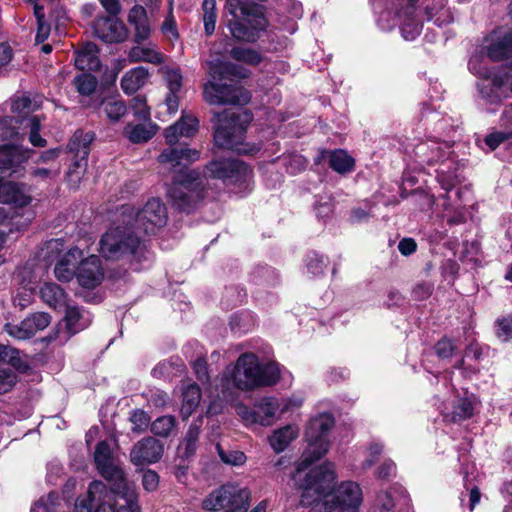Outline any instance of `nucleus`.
<instances>
[{
    "label": "nucleus",
    "mask_w": 512,
    "mask_h": 512,
    "mask_svg": "<svg viewBox=\"0 0 512 512\" xmlns=\"http://www.w3.org/2000/svg\"><path fill=\"white\" fill-rule=\"evenodd\" d=\"M334 480L332 464L325 463L312 469L303 486L300 504L310 506V512H332L337 508L357 509L362 502L360 486L347 481L334 492Z\"/></svg>",
    "instance_id": "f257e3e1"
},
{
    "label": "nucleus",
    "mask_w": 512,
    "mask_h": 512,
    "mask_svg": "<svg viewBox=\"0 0 512 512\" xmlns=\"http://www.w3.org/2000/svg\"><path fill=\"white\" fill-rule=\"evenodd\" d=\"M280 379L277 363L261 364L254 353L241 354L234 365L226 367L223 375L217 379L216 389L223 395L237 389L245 392L275 385Z\"/></svg>",
    "instance_id": "f03ea898"
},
{
    "label": "nucleus",
    "mask_w": 512,
    "mask_h": 512,
    "mask_svg": "<svg viewBox=\"0 0 512 512\" xmlns=\"http://www.w3.org/2000/svg\"><path fill=\"white\" fill-rule=\"evenodd\" d=\"M100 253L108 260L134 259L140 261L144 245L141 234L121 216L119 223L110 228L100 239Z\"/></svg>",
    "instance_id": "7ed1b4c3"
},
{
    "label": "nucleus",
    "mask_w": 512,
    "mask_h": 512,
    "mask_svg": "<svg viewBox=\"0 0 512 512\" xmlns=\"http://www.w3.org/2000/svg\"><path fill=\"white\" fill-rule=\"evenodd\" d=\"M32 154V150L24 148L21 145H4L0 149V202L14 204L19 207L26 206L30 203V197L27 196L23 187L12 181H5L6 177H10L17 172L20 164L27 161Z\"/></svg>",
    "instance_id": "20e7f679"
},
{
    "label": "nucleus",
    "mask_w": 512,
    "mask_h": 512,
    "mask_svg": "<svg viewBox=\"0 0 512 512\" xmlns=\"http://www.w3.org/2000/svg\"><path fill=\"white\" fill-rule=\"evenodd\" d=\"M226 8L231 15L227 26L238 41L254 42L259 32L267 26L262 11L255 5H246L240 0H227Z\"/></svg>",
    "instance_id": "39448f33"
},
{
    "label": "nucleus",
    "mask_w": 512,
    "mask_h": 512,
    "mask_svg": "<svg viewBox=\"0 0 512 512\" xmlns=\"http://www.w3.org/2000/svg\"><path fill=\"white\" fill-rule=\"evenodd\" d=\"M251 119V115L246 111L218 114L214 132L215 144L239 154L254 152V148H247L243 143L245 131Z\"/></svg>",
    "instance_id": "423d86ee"
},
{
    "label": "nucleus",
    "mask_w": 512,
    "mask_h": 512,
    "mask_svg": "<svg viewBox=\"0 0 512 512\" xmlns=\"http://www.w3.org/2000/svg\"><path fill=\"white\" fill-rule=\"evenodd\" d=\"M251 500L247 487L228 483L213 490L202 502L206 511L246 512Z\"/></svg>",
    "instance_id": "0eeeda50"
},
{
    "label": "nucleus",
    "mask_w": 512,
    "mask_h": 512,
    "mask_svg": "<svg viewBox=\"0 0 512 512\" xmlns=\"http://www.w3.org/2000/svg\"><path fill=\"white\" fill-rule=\"evenodd\" d=\"M121 216H124L132 226L142 234H155L167 222V209L158 198L149 199L141 210L131 206H123Z\"/></svg>",
    "instance_id": "6e6552de"
},
{
    "label": "nucleus",
    "mask_w": 512,
    "mask_h": 512,
    "mask_svg": "<svg viewBox=\"0 0 512 512\" xmlns=\"http://www.w3.org/2000/svg\"><path fill=\"white\" fill-rule=\"evenodd\" d=\"M334 426V418L329 413H321L309 421L305 437L310 444L309 453L313 457H305L298 465L295 478L315 460L322 457L329 449V441L326 439L328 432Z\"/></svg>",
    "instance_id": "1a4fd4ad"
},
{
    "label": "nucleus",
    "mask_w": 512,
    "mask_h": 512,
    "mask_svg": "<svg viewBox=\"0 0 512 512\" xmlns=\"http://www.w3.org/2000/svg\"><path fill=\"white\" fill-rule=\"evenodd\" d=\"M168 195L175 208L190 212L202 201L203 185L199 174L190 171L183 179L175 180L168 191Z\"/></svg>",
    "instance_id": "9d476101"
},
{
    "label": "nucleus",
    "mask_w": 512,
    "mask_h": 512,
    "mask_svg": "<svg viewBox=\"0 0 512 512\" xmlns=\"http://www.w3.org/2000/svg\"><path fill=\"white\" fill-rule=\"evenodd\" d=\"M64 250V242L61 239H51L44 248V258L48 262L57 259L54 274L55 277L62 282H69L76 275V265L81 259L83 253L79 248H72L62 255Z\"/></svg>",
    "instance_id": "9b49d317"
},
{
    "label": "nucleus",
    "mask_w": 512,
    "mask_h": 512,
    "mask_svg": "<svg viewBox=\"0 0 512 512\" xmlns=\"http://www.w3.org/2000/svg\"><path fill=\"white\" fill-rule=\"evenodd\" d=\"M94 461L99 473L111 484L109 492L133 485L126 480L123 470L114 463L110 446L106 441L97 444Z\"/></svg>",
    "instance_id": "f8f14e48"
},
{
    "label": "nucleus",
    "mask_w": 512,
    "mask_h": 512,
    "mask_svg": "<svg viewBox=\"0 0 512 512\" xmlns=\"http://www.w3.org/2000/svg\"><path fill=\"white\" fill-rule=\"evenodd\" d=\"M97 502L100 512H139L138 494L134 484L115 492H108L105 487Z\"/></svg>",
    "instance_id": "ddd939ff"
},
{
    "label": "nucleus",
    "mask_w": 512,
    "mask_h": 512,
    "mask_svg": "<svg viewBox=\"0 0 512 512\" xmlns=\"http://www.w3.org/2000/svg\"><path fill=\"white\" fill-rule=\"evenodd\" d=\"M204 99L211 105H245L250 101L251 94L242 87L210 81L204 86Z\"/></svg>",
    "instance_id": "4468645a"
},
{
    "label": "nucleus",
    "mask_w": 512,
    "mask_h": 512,
    "mask_svg": "<svg viewBox=\"0 0 512 512\" xmlns=\"http://www.w3.org/2000/svg\"><path fill=\"white\" fill-rule=\"evenodd\" d=\"M50 322L51 317L49 314L37 312L27 316L19 324L6 323L4 330L9 336L17 340H27L32 338L38 331L48 327Z\"/></svg>",
    "instance_id": "2eb2a0df"
},
{
    "label": "nucleus",
    "mask_w": 512,
    "mask_h": 512,
    "mask_svg": "<svg viewBox=\"0 0 512 512\" xmlns=\"http://www.w3.org/2000/svg\"><path fill=\"white\" fill-rule=\"evenodd\" d=\"M164 453L162 443L154 437H145L134 444L130 451V461L137 467L158 462Z\"/></svg>",
    "instance_id": "dca6fc26"
},
{
    "label": "nucleus",
    "mask_w": 512,
    "mask_h": 512,
    "mask_svg": "<svg viewBox=\"0 0 512 512\" xmlns=\"http://www.w3.org/2000/svg\"><path fill=\"white\" fill-rule=\"evenodd\" d=\"M485 51L492 61L512 57V30L496 29L485 38Z\"/></svg>",
    "instance_id": "f3484780"
},
{
    "label": "nucleus",
    "mask_w": 512,
    "mask_h": 512,
    "mask_svg": "<svg viewBox=\"0 0 512 512\" xmlns=\"http://www.w3.org/2000/svg\"><path fill=\"white\" fill-rule=\"evenodd\" d=\"M94 33L105 43L123 42L128 37L124 23L115 16L99 17L94 23Z\"/></svg>",
    "instance_id": "a211bd4d"
},
{
    "label": "nucleus",
    "mask_w": 512,
    "mask_h": 512,
    "mask_svg": "<svg viewBox=\"0 0 512 512\" xmlns=\"http://www.w3.org/2000/svg\"><path fill=\"white\" fill-rule=\"evenodd\" d=\"M79 284L88 289L98 286L104 277V271L101 266V260L98 256L92 255L82 260L76 270Z\"/></svg>",
    "instance_id": "6ab92c4d"
},
{
    "label": "nucleus",
    "mask_w": 512,
    "mask_h": 512,
    "mask_svg": "<svg viewBox=\"0 0 512 512\" xmlns=\"http://www.w3.org/2000/svg\"><path fill=\"white\" fill-rule=\"evenodd\" d=\"M93 140L94 133L92 132L76 131L73 135L69 144L70 150L75 152L76 156L79 157V160L75 162V167L70 169V177L75 175L76 178L79 179L80 174L84 172L87 165L86 159L89 155V147Z\"/></svg>",
    "instance_id": "aec40b11"
},
{
    "label": "nucleus",
    "mask_w": 512,
    "mask_h": 512,
    "mask_svg": "<svg viewBox=\"0 0 512 512\" xmlns=\"http://www.w3.org/2000/svg\"><path fill=\"white\" fill-rule=\"evenodd\" d=\"M291 405L290 400L279 401L274 397H264L260 399L256 404V412L258 416V424L262 426H270L274 422L276 414L285 413L289 410Z\"/></svg>",
    "instance_id": "412c9836"
},
{
    "label": "nucleus",
    "mask_w": 512,
    "mask_h": 512,
    "mask_svg": "<svg viewBox=\"0 0 512 512\" xmlns=\"http://www.w3.org/2000/svg\"><path fill=\"white\" fill-rule=\"evenodd\" d=\"M200 158V152L189 147H173L165 149L158 157L161 164L168 165L171 169L178 166H186L197 161Z\"/></svg>",
    "instance_id": "4be33fe9"
},
{
    "label": "nucleus",
    "mask_w": 512,
    "mask_h": 512,
    "mask_svg": "<svg viewBox=\"0 0 512 512\" xmlns=\"http://www.w3.org/2000/svg\"><path fill=\"white\" fill-rule=\"evenodd\" d=\"M246 169L243 162L236 159H221L209 163L205 170V176L217 179H228Z\"/></svg>",
    "instance_id": "5701e85b"
},
{
    "label": "nucleus",
    "mask_w": 512,
    "mask_h": 512,
    "mask_svg": "<svg viewBox=\"0 0 512 512\" xmlns=\"http://www.w3.org/2000/svg\"><path fill=\"white\" fill-rule=\"evenodd\" d=\"M198 119L192 115H183L178 122L169 126L165 131V138L168 144L173 145L181 137H191L198 129Z\"/></svg>",
    "instance_id": "b1692460"
},
{
    "label": "nucleus",
    "mask_w": 512,
    "mask_h": 512,
    "mask_svg": "<svg viewBox=\"0 0 512 512\" xmlns=\"http://www.w3.org/2000/svg\"><path fill=\"white\" fill-rule=\"evenodd\" d=\"M91 320V315L88 311L81 309L78 306H67L65 323L70 335H74L87 328L90 325Z\"/></svg>",
    "instance_id": "393cba45"
},
{
    "label": "nucleus",
    "mask_w": 512,
    "mask_h": 512,
    "mask_svg": "<svg viewBox=\"0 0 512 512\" xmlns=\"http://www.w3.org/2000/svg\"><path fill=\"white\" fill-rule=\"evenodd\" d=\"M75 66L79 70L96 71L100 68L98 49L94 43H86L81 50L75 52Z\"/></svg>",
    "instance_id": "a878e982"
},
{
    "label": "nucleus",
    "mask_w": 512,
    "mask_h": 512,
    "mask_svg": "<svg viewBox=\"0 0 512 512\" xmlns=\"http://www.w3.org/2000/svg\"><path fill=\"white\" fill-rule=\"evenodd\" d=\"M201 400V391L197 384L188 383L182 386V404L180 414L183 420L188 419L197 409Z\"/></svg>",
    "instance_id": "bb28decb"
},
{
    "label": "nucleus",
    "mask_w": 512,
    "mask_h": 512,
    "mask_svg": "<svg viewBox=\"0 0 512 512\" xmlns=\"http://www.w3.org/2000/svg\"><path fill=\"white\" fill-rule=\"evenodd\" d=\"M149 78V71L145 67H136L126 72L121 80V87L127 94L135 93L143 87Z\"/></svg>",
    "instance_id": "cd10ccee"
},
{
    "label": "nucleus",
    "mask_w": 512,
    "mask_h": 512,
    "mask_svg": "<svg viewBox=\"0 0 512 512\" xmlns=\"http://www.w3.org/2000/svg\"><path fill=\"white\" fill-rule=\"evenodd\" d=\"M130 62H148L152 64H161L165 57L154 45L132 47L128 53Z\"/></svg>",
    "instance_id": "c85d7f7f"
},
{
    "label": "nucleus",
    "mask_w": 512,
    "mask_h": 512,
    "mask_svg": "<svg viewBox=\"0 0 512 512\" xmlns=\"http://www.w3.org/2000/svg\"><path fill=\"white\" fill-rule=\"evenodd\" d=\"M105 491V484L101 481H93L88 488L87 497L79 499L75 504V512H94L97 497L101 499V495Z\"/></svg>",
    "instance_id": "c756f323"
},
{
    "label": "nucleus",
    "mask_w": 512,
    "mask_h": 512,
    "mask_svg": "<svg viewBox=\"0 0 512 512\" xmlns=\"http://www.w3.org/2000/svg\"><path fill=\"white\" fill-rule=\"evenodd\" d=\"M298 436V429L287 425L276 431L269 437V443L276 453H280Z\"/></svg>",
    "instance_id": "7c9ffc66"
},
{
    "label": "nucleus",
    "mask_w": 512,
    "mask_h": 512,
    "mask_svg": "<svg viewBox=\"0 0 512 512\" xmlns=\"http://www.w3.org/2000/svg\"><path fill=\"white\" fill-rule=\"evenodd\" d=\"M156 133L155 126L152 124H128L124 128V135L132 143H143L150 140Z\"/></svg>",
    "instance_id": "2f4dec72"
},
{
    "label": "nucleus",
    "mask_w": 512,
    "mask_h": 512,
    "mask_svg": "<svg viewBox=\"0 0 512 512\" xmlns=\"http://www.w3.org/2000/svg\"><path fill=\"white\" fill-rule=\"evenodd\" d=\"M40 294L43 301L50 307L57 308L65 303V293L55 283H45L40 289Z\"/></svg>",
    "instance_id": "473e14b6"
},
{
    "label": "nucleus",
    "mask_w": 512,
    "mask_h": 512,
    "mask_svg": "<svg viewBox=\"0 0 512 512\" xmlns=\"http://www.w3.org/2000/svg\"><path fill=\"white\" fill-rule=\"evenodd\" d=\"M0 362L8 364L20 372L28 369V365L21 358L19 350L8 345H0Z\"/></svg>",
    "instance_id": "72a5a7b5"
},
{
    "label": "nucleus",
    "mask_w": 512,
    "mask_h": 512,
    "mask_svg": "<svg viewBox=\"0 0 512 512\" xmlns=\"http://www.w3.org/2000/svg\"><path fill=\"white\" fill-rule=\"evenodd\" d=\"M202 425V419H198L196 421H193L191 425L189 426V429L185 435V438L183 440V447H184V455L186 457H190L195 454L197 448H198V440L200 435Z\"/></svg>",
    "instance_id": "f704fd0d"
},
{
    "label": "nucleus",
    "mask_w": 512,
    "mask_h": 512,
    "mask_svg": "<svg viewBox=\"0 0 512 512\" xmlns=\"http://www.w3.org/2000/svg\"><path fill=\"white\" fill-rule=\"evenodd\" d=\"M102 109L106 117L113 122L119 121L127 112L126 104L118 98H106L102 102Z\"/></svg>",
    "instance_id": "c9c22d12"
},
{
    "label": "nucleus",
    "mask_w": 512,
    "mask_h": 512,
    "mask_svg": "<svg viewBox=\"0 0 512 512\" xmlns=\"http://www.w3.org/2000/svg\"><path fill=\"white\" fill-rule=\"evenodd\" d=\"M330 167L338 173H347L353 169L354 159L344 150H335L329 156Z\"/></svg>",
    "instance_id": "e433bc0d"
},
{
    "label": "nucleus",
    "mask_w": 512,
    "mask_h": 512,
    "mask_svg": "<svg viewBox=\"0 0 512 512\" xmlns=\"http://www.w3.org/2000/svg\"><path fill=\"white\" fill-rule=\"evenodd\" d=\"M21 125L23 129L29 130V141L33 146L44 147L46 145V140L39 135L41 123L38 116L23 118Z\"/></svg>",
    "instance_id": "4c0bfd02"
},
{
    "label": "nucleus",
    "mask_w": 512,
    "mask_h": 512,
    "mask_svg": "<svg viewBox=\"0 0 512 512\" xmlns=\"http://www.w3.org/2000/svg\"><path fill=\"white\" fill-rule=\"evenodd\" d=\"M202 9L205 33L210 36L214 33L216 27V0H204Z\"/></svg>",
    "instance_id": "58836bf2"
},
{
    "label": "nucleus",
    "mask_w": 512,
    "mask_h": 512,
    "mask_svg": "<svg viewBox=\"0 0 512 512\" xmlns=\"http://www.w3.org/2000/svg\"><path fill=\"white\" fill-rule=\"evenodd\" d=\"M11 120L3 119L0 121V149L4 145H16L14 142L20 139L19 132L11 126ZM0 159H4L0 156Z\"/></svg>",
    "instance_id": "ea45409f"
},
{
    "label": "nucleus",
    "mask_w": 512,
    "mask_h": 512,
    "mask_svg": "<svg viewBox=\"0 0 512 512\" xmlns=\"http://www.w3.org/2000/svg\"><path fill=\"white\" fill-rule=\"evenodd\" d=\"M230 55L236 61L244 62L248 65H258L262 60L261 55L257 51L250 48H233L230 52Z\"/></svg>",
    "instance_id": "a19ab883"
},
{
    "label": "nucleus",
    "mask_w": 512,
    "mask_h": 512,
    "mask_svg": "<svg viewBox=\"0 0 512 512\" xmlns=\"http://www.w3.org/2000/svg\"><path fill=\"white\" fill-rule=\"evenodd\" d=\"M97 79L91 74L82 73L75 77L74 85L79 94L89 96L97 87Z\"/></svg>",
    "instance_id": "79ce46f5"
},
{
    "label": "nucleus",
    "mask_w": 512,
    "mask_h": 512,
    "mask_svg": "<svg viewBox=\"0 0 512 512\" xmlns=\"http://www.w3.org/2000/svg\"><path fill=\"white\" fill-rule=\"evenodd\" d=\"M175 424L176 419L174 416H161L151 424V431L157 436L167 437L174 429Z\"/></svg>",
    "instance_id": "37998d69"
},
{
    "label": "nucleus",
    "mask_w": 512,
    "mask_h": 512,
    "mask_svg": "<svg viewBox=\"0 0 512 512\" xmlns=\"http://www.w3.org/2000/svg\"><path fill=\"white\" fill-rule=\"evenodd\" d=\"M61 171L60 164H52L50 166H40L32 169L31 176L41 182H49L56 179Z\"/></svg>",
    "instance_id": "c03bdc74"
},
{
    "label": "nucleus",
    "mask_w": 512,
    "mask_h": 512,
    "mask_svg": "<svg viewBox=\"0 0 512 512\" xmlns=\"http://www.w3.org/2000/svg\"><path fill=\"white\" fill-rule=\"evenodd\" d=\"M58 505L59 496L55 493H49L35 502L30 512H56Z\"/></svg>",
    "instance_id": "a18cd8bd"
},
{
    "label": "nucleus",
    "mask_w": 512,
    "mask_h": 512,
    "mask_svg": "<svg viewBox=\"0 0 512 512\" xmlns=\"http://www.w3.org/2000/svg\"><path fill=\"white\" fill-rule=\"evenodd\" d=\"M160 30L165 39L169 40L172 43L179 39L178 27L172 12V8H170L168 15L162 22Z\"/></svg>",
    "instance_id": "49530a36"
},
{
    "label": "nucleus",
    "mask_w": 512,
    "mask_h": 512,
    "mask_svg": "<svg viewBox=\"0 0 512 512\" xmlns=\"http://www.w3.org/2000/svg\"><path fill=\"white\" fill-rule=\"evenodd\" d=\"M474 406L470 399L462 398L459 399L457 404L454 407L452 420L453 421H462L470 418L473 415Z\"/></svg>",
    "instance_id": "de8ad7c7"
},
{
    "label": "nucleus",
    "mask_w": 512,
    "mask_h": 512,
    "mask_svg": "<svg viewBox=\"0 0 512 512\" xmlns=\"http://www.w3.org/2000/svg\"><path fill=\"white\" fill-rule=\"evenodd\" d=\"M35 287L29 283L28 285L22 286L17 289L15 296L13 297V304L15 307L25 309L32 302Z\"/></svg>",
    "instance_id": "09e8293b"
},
{
    "label": "nucleus",
    "mask_w": 512,
    "mask_h": 512,
    "mask_svg": "<svg viewBox=\"0 0 512 512\" xmlns=\"http://www.w3.org/2000/svg\"><path fill=\"white\" fill-rule=\"evenodd\" d=\"M163 73L168 90L173 93H179L182 87V75L179 69L165 68Z\"/></svg>",
    "instance_id": "8fccbe9b"
},
{
    "label": "nucleus",
    "mask_w": 512,
    "mask_h": 512,
    "mask_svg": "<svg viewBox=\"0 0 512 512\" xmlns=\"http://www.w3.org/2000/svg\"><path fill=\"white\" fill-rule=\"evenodd\" d=\"M216 449L220 459L229 465L239 466L245 463L246 456L241 451H224L220 444L216 445Z\"/></svg>",
    "instance_id": "3c124183"
},
{
    "label": "nucleus",
    "mask_w": 512,
    "mask_h": 512,
    "mask_svg": "<svg viewBox=\"0 0 512 512\" xmlns=\"http://www.w3.org/2000/svg\"><path fill=\"white\" fill-rule=\"evenodd\" d=\"M130 421L132 423V431L141 433L148 428L150 423V417L143 410H134L131 413Z\"/></svg>",
    "instance_id": "603ef678"
},
{
    "label": "nucleus",
    "mask_w": 512,
    "mask_h": 512,
    "mask_svg": "<svg viewBox=\"0 0 512 512\" xmlns=\"http://www.w3.org/2000/svg\"><path fill=\"white\" fill-rule=\"evenodd\" d=\"M458 349L455 342L447 337L439 340L435 345V352L439 358L447 359L453 356L454 352Z\"/></svg>",
    "instance_id": "864d4df0"
},
{
    "label": "nucleus",
    "mask_w": 512,
    "mask_h": 512,
    "mask_svg": "<svg viewBox=\"0 0 512 512\" xmlns=\"http://www.w3.org/2000/svg\"><path fill=\"white\" fill-rule=\"evenodd\" d=\"M468 67L473 74L482 78H489L492 74L481 55H473L469 60Z\"/></svg>",
    "instance_id": "5fc2aeb1"
},
{
    "label": "nucleus",
    "mask_w": 512,
    "mask_h": 512,
    "mask_svg": "<svg viewBox=\"0 0 512 512\" xmlns=\"http://www.w3.org/2000/svg\"><path fill=\"white\" fill-rule=\"evenodd\" d=\"M131 108L133 110L134 115L139 120H149L150 119V110L146 104V99L142 96H136L132 99Z\"/></svg>",
    "instance_id": "6e6d98bb"
},
{
    "label": "nucleus",
    "mask_w": 512,
    "mask_h": 512,
    "mask_svg": "<svg viewBox=\"0 0 512 512\" xmlns=\"http://www.w3.org/2000/svg\"><path fill=\"white\" fill-rule=\"evenodd\" d=\"M17 382V375L9 369H0V395L9 392Z\"/></svg>",
    "instance_id": "4d7b16f0"
},
{
    "label": "nucleus",
    "mask_w": 512,
    "mask_h": 512,
    "mask_svg": "<svg viewBox=\"0 0 512 512\" xmlns=\"http://www.w3.org/2000/svg\"><path fill=\"white\" fill-rule=\"evenodd\" d=\"M236 413L246 425L258 424L256 408L253 410L243 403H238Z\"/></svg>",
    "instance_id": "13d9d810"
},
{
    "label": "nucleus",
    "mask_w": 512,
    "mask_h": 512,
    "mask_svg": "<svg viewBox=\"0 0 512 512\" xmlns=\"http://www.w3.org/2000/svg\"><path fill=\"white\" fill-rule=\"evenodd\" d=\"M496 334L502 341L512 340V316L505 317L497 321Z\"/></svg>",
    "instance_id": "bf43d9fd"
},
{
    "label": "nucleus",
    "mask_w": 512,
    "mask_h": 512,
    "mask_svg": "<svg viewBox=\"0 0 512 512\" xmlns=\"http://www.w3.org/2000/svg\"><path fill=\"white\" fill-rule=\"evenodd\" d=\"M159 475L153 470H146L142 476V486L147 492L157 490L159 486Z\"/></svg>",
    "instance_id": "052dcab7"
},
{
    "label": "nucleus",
    "mask_w": 512,
    "mask_h": 512,
    "mask_svg": "<svg viewBox=\"0 0 512 512\" xmlns=\"http://www.w3.org/2000/svg\"><path fill=\"white\" fill-rule=\"evenodd\" d=\"M134 41L141 43L147 40L151 35V26L149 19L142 21L141 23L135 24L134 26Z\"/></svg>",
    "instance_id": "680f3d73"
},
{
    "label": "nucleus",
    "mask_w": 512,
    "mask_h": 512,
    "mask_svg": "<svg viewBox=\"0 0 512 512\" xmlns=\"http://www.w3.org/2000/svg\"><path fill=\"white\" fill-rule=\"evenodd\" d=\"M34 109L35 105L28 96L19 97L12 104V111L18 114L29 113Z\"/></svg>",
    "instance_id": "e2e57ef3"
},
{
    "label": "nucleus",
    "mask_w": 512,
    "mask_h": 512,
    "mask_svg": "<svg viewBox=\"0 0 512 512\" xmlns=\"http://www.w3.org/2000/svg\"><path fill=\"white\" fill-rule=\"evenodd\" d=\"M193 370L197 379L205 384L209 382V374L207 369V363L204 358H198L193 362Z\"/></svg>",
    "instance_id": "0e129e2a"
},
{
    "label": "nucleus",
    "mask_w": 512,
    "mask_h": 512,
    "mask_svg": "<svg viewBox=\"0 0 512 512\" xmlns=\"http://www.w3.org/2000/svg\"><path fill=\"white\" fill-rule=\"evenodd\" d=\"M148 19L147 12L144 7L135 5L132 7L128 14V22L134 26L135 24L141 23Z\"/></svg>",
    "instance_id": "69168bd1"
},
{
    "label": "nucleus",
    "mask_w": 512,
    "mask_h": 512,
    "mask_svg": "<svg viewBox=\"0 0 512 512\" xmlns=\"http://www.w3.org/2000/svg\"><path fill=\"white\" fill-rule=\"evenodd\" d=\"M512 137V132H495L488 135L485 139V143L491 148H497L503 141Z\"/></svg>",
    "instance_id": "338daca9"
},
{
    "label": "nucleus",
    "mask_w": 512,
    "mask_h": 512,
    "mask_svg": "<svg viewBox=\"0 0 512 512\" xmlns=\"http://www.w3.org/2000/svg\"><path fill=\"white\" fill-rule=\"evenodd\" d=\"M58 149H50L43 152L38 160L36 161L37 165L50 166L52 164H59L57 161L59 155Z\"/></svg>",
    "instance_id": "774afa93"
}]
</instances>
